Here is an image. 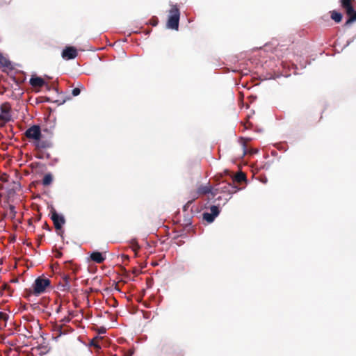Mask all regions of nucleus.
I'll return each mask as SVG.
<instances>
[{
	"label": "nucleus",
	"instance_id": "nucleus-1",
	"mask_svg": "<svg viewBox=\"0 0 356 356\" xmlns=\"http://www.w3.org/2000/svg\"><path fill=\"white\" fill-rule=\"evenodd\" d=\"M24 136L38 150L47 149L52 147L49 138H47L42 132L39 125H33L24 132Z\"/></svg>",
	"mask_w": 356,
	"mask_h": 356
},
{
	"label": "nucleus",
	"instance_id": "nucleus-2",
	"mask_svg": "<svg viewBox=\"0 0 356 356\" xmlns=\"http://www.w3.org/2000/svg\"><path fill=\"white\" fill-rule=\"evenodd\" d=\"M180 17V11L177 5H173L169 10V16L166 26L168 29L177 31L179 29V22Z\"/></svg>",
	"mask_w": 356,
	"mask_h": 356
},
{
	"label": "nucleus",
	"instance_id": "nucleus-3",
	"mask_svg": "<svg viewBox=\"0 0 356 356\" xmlns=\"http://www.w3.org/2000/svg\"><path fill=\"white\" fill-rule=\"evenodd\" d=\"M160 351L162 356H183L181 350L177 346L168 342L161 344Z\"/></svg>",
	"mask_w": 356,
	"mask_h": 356
},
{
	"label": "nucleus",
	"instance_id": "nucleus-4",
	"mask_svg": "<svg viewBox=\"0 0 356 356\" xmlns=\"http://www.w3.org/2000/svg\"><path fill=\"white\" fill-rule=\"evenodd\" d=\"M11 120V105L8 102H4L0 106V127H4Z\"/></svg>",
	"mask_w": 356,
	"mask_h": 356
},
{
	"label": "nucleus",
	"instance_id": "nucleus-5",
	"mask_svg": "<svg viewBox=\"0 0 356 356\" xmlns=\"http://www.w3.org/2000/svg\"><path fill=\"white\" fill-rule=\"evenodd\" d=\"M51 281L44 277H38L33 284V292L35 295L44 293L47 287L50 286Z\"/></svg>",
	"mask_w": 356,
	"mask_h": 356
},
{
	"label": "nucleus",
	"instance_id": "nucleus-6",
	"mask_svg": "<svg viewBox=\"0 0 356 356\" xmlns=\"http://www.w3.org/2000/svg\"><path fill=\"white\" fill-rule=\"evenodd\" d=\"M50 215L56 231L61 230L63 225L65 223L64 216L59 215L54 208L51 209Z\"/></svg>",
	"mask_w": 356,
	"mask_h": 356
},
{
	"label": "nucleus",
	"instance_id": "nucleus-7",
	"mask_svg": "<svg viewBox=\"0 0 356 356\" xmlns=\"http://www.w3.org/2000/svg\"><path fill=\"white\" fill-rule=\"evenodd\" d=\"M238 189V188L237 186H234V183L222 182L218 188H215V192L216 193V195L218 193L232 195L235 193Z\"/></svg>",
	"mask_w": 356,
	"mask_h": 356
},
{
	"label": "nucleus",
	"instance_id": "nucleus-8",
	"mask_svg": "<svg viewBox=\"0 0 356 356\" xmlns=\"http://www.w3.org/2000/svg\"><path fill=\"white\" fill-rule=\"evenodd\" d=\"M354 0H340L341 6L346 10L347 15L356 21V11L354 10L353 2Z\"/></svg>",
	"mask_w": 356,
	"mask_h": 356
},
{
	"label": "nucleus",
	"instance_id": "nucleus-9",
	"mask_svg": "<svg viewBox=\"0 0 356 356\" xmlns=\"http://www.w3.org/2000/svg\"><path fill=\"white\" fill-rule=\"evenodd\" d=\"M207 193H211L213 197L216 195V193L215 192V189L213 191L212 187L210 185L207 186H200L197 188V191L193 193L192 197L193 200L197 198L200 195H206Z\"/></svg>",
	"mask_w": 356,
	"mask_h": 356
},
{
	"label": "nucleus",
	"instance_id": "nucleus-10",
	"mask_svg": "<svg viewBox=\"0 0 356 356\" xmlns=\"http://www.w3.org/2000/svg\"><path fill=\"white\" fill-rule=\"evenodd\" d=\"M62 58L65 60H71L78 56L77 50L74 47H66L62 51Z\"/></svg>",
	"mask_w": 356,
	"mask_h": 356
},
{
	"label": "nucleus",
	"instance_id": "nucleus-11",
	"mask_svg": "<svg viewBox=\"0 0 356 356\" xmlns=\"http://www.w3.org/2000/svg\"><path fill=\"white\" fill-rule=\"evenodd\" d=\"M64 269L67 272H72V274L76 275L79 270V266L74 264L72 261H67L64 262Z\"/></svg>",
	"mask_w": 356,
	"mask_h": 356
},
{
	"label": "nucleus",
	"instance_id": "nucleus-12",
	"mask_svg": "<svg viewBox=\"0 0 356 356\" xmlns=\"http://www.w3.org/2000/svg\"><path fill=\"white\" fill-rule=\"evenodd\" d=\"M76 276H74V277H71L70 275L68 274H64L63 276V282H64V284H63V291H70V287H71V285H70V282L72 280H76Z\"/></svg>",
	"mask_w": 356,
	"mask_h": 356
},
{
	"label": "nucleus",
	"instance_id": "nucleus-13",
	"mask_svg": "<svg viewBox=\"0 0 356 356\" xmlns=\"http://www.w3.org/2000/svg\"><path fill=\"white\" fill-rule=\"evenodd\" d=\"M29 83L34 88H41L45 84L44 79L38 76H32L30 79Z\"/></svg>",
	"mask_w": 356,
	"mask_h": 356
},
{
	"label": "nucleus",
	"instance_id": "nucleus-14",
	"mask_svg": "<svg viewBox=\"0 0 356 356\" xmlns=\"http://www.w3.org/2000/svg\"><path fill=\"white\" fill-rule=\"evenodd\" d=\"M90 259L97 264H101L105 260V257L99 252H92L90 254Z\"/></svg>",
	"mask_w": 356,
	"mask_h": 356
},
{
	"label": "nucleus",
	"instance_id": "nucleus-15",
	"mask_svg": "<svg viewBox=\"0 0 356 356\" xmlns=\"http://www.w3.org/2000/svg\"><path fill=\"white\" fill-rule=\"evenodd\" d=\"M8 318L9 315L8 314L0 312V331L6 327Z\"/></svg>",
	"mask_w": 356,
	"mask_h": 356
},
{
	"label": "nucleus",
	"instance_id": "nucleus-16",
	"mask_svg": "<svg viewBox=\"0 0 356 356\" xmlns=\"http://www.w3.org/2000/svg\"><path fill=\"white\" fill-rule=\"evenodd\" d=\"M330 17H331V19H333L335 22L337 23H339L341 19H342V14L337 12V11H335V10H332V12H330Z\"/></svg>",
	"mask_w": 356,
	"mask_h": 356
},
{
	"label": "nucleus",
	"instance_id": "nucleus-17",
	"mask_svg": "<svg viewBox=\"0 0 356 356\" xmlns=\"http://www.w3.org/2000/svg\"><path fill=\"white\" fill-rule=\"evenodd\" d=\"M246 180V175L243 172H239L236 173L234 177L233 182L236 181L238 183H241L243 181Z\"/></svg>",
	"mask_w": 356,
	"mask_h": 356
},
{
	"label": "nucleus",
	"instance_id": "nucleus-18",
	"mask_svg": "<svg viewBox=\"0 0 356 356\" xmlns=\"http://www.w3.org/2000/svg\"><path fill=\"white\" fill-rule=\"evenodd\" d=\"M10 65V62L0 52V66L9 67Z\"/></svg>",
	"mask_w": 356,
	"mask_h": 356
},
{
	"label": "nucleus",
	"instance_id": "nucleus-19",
	"mask_svg": "<svg viewBox=\"0 0 356 356\" xmlns=\"http://www.w3.org/2000/svg\"><path fill=\"white\" fill-rule=\"evenodd\" d=\"M17 211H15V207L13 205H9L7 215L10 219H14L16 216Z\"/></svg>",
	"mask_w": 356,
	"mask_h": 356
},
{
	"label": "nucleus",
	"instance_id": "nucleus-20",
	"mask_svg": "<svg viewBox=\"0 0 356 356\" xmlns=\"http://www.w3.org/2000/svg\"><path fill=\"white\" fill-rule=\"evenodd\" d=\"M53 177L51 174H47L44 176L42 179V184L44 186H49L51 184Z\"/></svg>",
	"mask_w": 356,
	"mask_h": 356
},
{
	"label": "nucleus",
	"instance_id": "nucleus-21",
	"mask_svg": "<svg viewBox=\"0 0 356 356\" xmlns=\"http://www.w3.org/2000/svg\"><path fill=\"white\" fill-rule=\"evenodd\" d=\"M216 216H214L211 213L206 212L203 213V219L208 222H212L214 220Z\"/></svg>",
	"mask_w": 356,
	"mask_h": 356
},
{
	"label": "nucleus",
	"instance_id": "nucleus-22",
	"mask_svg": "<svg viewBox=\"0 0 356 356\" xmlns=\"http://www.w3.org/2000/svg\"><path fill=\"white\" fill-rule=\"evenodd\" d=\"M210 211H211L210 213H211L212 215H213L216 217L218 216V215L220 213L218 207H217L216 205H213L210 207Z\"/></svg>",
	"mask_w": 356,
	"mask_h": 356
},
{
	"label": "nucleus",
	"instance_id": "nucleus-23",
	"mask_svg": "<svg viewBox=\"0 0 356 356\" xmlns=\"http://www.w3.org/2000/svg\"><path fill=\"white\" fill-rule=\"evenodd\" d=\"M81 93L80 88H75L72 90V95L74 97L78 96Z\"/></svg>",
	"mask_w": 356,
	"mask_h": 356
},
{
	"label": "nucleus",
	"instance_id": "nucleus-24",
	"mask_svg": "<svg viewBox=\"0 0 356 356\" xmlns=\"http://www.w3.org/2000/svg\"><path fill=\"white\" fill-rule=\"evenodd\" d=\"M195 200H189L188 201L186 204L183 207V209L184 211H187V209L189 208L190 205L192 204V202L194 201Z\"/></svg>",
	"mask_w": 356,
	"mask_h": 356
},
{
	"label": "nucleus",
	"instance_id": "nucleus-25",
	"mask_svg": "<svg viewBox=\"0 0 356 356\" xmlns=\"http://www.w3.org/2000/svg\"><path fill=\"white\" fill-rule=\"evenodd\" d=\"M354 22H355V21L350 16H349V18L346 20L344 25L346 26H349Z\"/></svg>",
	"mask_w": 356,
	"mask_h": 356
},
{
	"label": "nucleus",
	"instance_id": "nucleus-26",
	"mask_svg": "<svg viewBox=\"0 0 356 356\" xmlns=\"http://www.w3.org/2000/svg\"><path fill=\"white\" fill-rule=\"evenodd\" d=\"M354 22H355V21L350 16H349V18L346 20L344 25L346 26H349Z\"/></svg>",
	"mask_w": 356,
	"mask_h": 356
},
{
	"label": "nucleus",
	"instance_id": "nucleus-27",
	"mask_svg": "<svg viewBox=\"0 0 356 356\" xmlns=\"http://www.w3.org/2000/svg\"><path fill=\"white\" fill-rule=\"evenodd\" d=\"M157 24H158V19H157L156 17L152 18V19H151V24H152V26H156V25H157Z\"/></svg>",
	"mask_w": 356,
	"mask_h": 356
},
{
	"label": "nucleus",
	"instance_id": "nucleus-28",
	"mask_svg": "<svg viewBox=\"0 0 356 356\" xmlns=\"http://www.w3.org/2000/svg\"><path fill=\"white\" fill-rule=\"evenodd\" d=\"M98 332H99V334H104L106 332V329L104 327H101L99 329Z\"/></svg>",
	"mask_w": 356,
	"mask_h": 356
},
{
	"label": "nucleus",
	"instance_id": "nucleus-29",
	"mask_svg": "<svg viewBox=\"0 0 356 356\" xmlns=\"http://www.w3.org/2000/svg\"><path fill=\"white\" fill-rule=\"evenodd\" d=\"M42 227H43L44 229H48V230H51V229H50L49 226L48 225V224L47 223V222H45L44 223V225H43Z\"/></svg>",
	"mask_w": 356,
	"mask_h": 356
},
{
	"label": "nucleus",
	"instance_id": "nucleus-30",
	"mask_svg": "<svg viewBox=\"0 0 356 356\" xmlns=\"http://www.w3.org/2000/svg\"><path fill=\"white\" fill-rule=\"evenodd\" d=\"M62 254H62V252H58L56 253V256H55V257H56V258H60V257H62Z\"/></svg>",
	"mask_w": 356,
	"mask_h": 356
},
{
	"label": "nucleus",
	"instance_id": "nucleus-31",
	"mask_svg": "<svg viewBox=\"0 0 356 356\" xmlns=\"http://www.w3.org/2000/svg\"><path fill=\"white\" fill-rule=\"evenodd\" d=\"M252 125L251 123L247 122L244 124L245 129H249V126Z\"/></svg>",
	"mask_w": 356,
	"mask_h": 356
},
{
	"label": "nucleus",
	"instance_id": "nucleus-32",
	"mask_svg": "<svg viewBox=\"0 0 356 356\" xmlns=\"http://www.w3.org/2000/svg\"><path fill=\"white\" fill-rule=\"evenodd\" d=\"M28 223H29V225L32 226L33 222H32V219L31 218L29 219Z\"/></svg>",
	"mask_w": 356,
	"mask_h": 356
},
{
	"label": "nucleus",
	"instance_id": "nucleus-33",
	"mask_svg": "<svg viewBox=\"0 0 356 356\" xmlns=\"http://www.w3.org/2000/svg\"><path fill=\"white\" fill-rule=\"evenodd\" d=\"M12 0H5L4 3L5 4H9L11 2Z\"/></svg>",
	"mask_w": 356,
	"mask_h": 356
},
{
	"label": "nucleus",
	"instance_id": "nucleus-34",
	"mask_svg": "<svg viewBox=\"0 0 356 356\" xmlns=\"http://www.w3.org/2000/svg\"><path fill=\"white\" fill-rule=\"evenodd\" d=\"M79 86H80V87H81V88H83V85H81V84H79Z\"/></svg>",
	"mask_w": 356,
	"mask_h": 356
},
{
	"label": "nucleus",
	"instance_id": "nucleus-35",
	"mask_svg": "<svg viewBox=\"0 0 356 356\" xmlns=\"http://www.w3.org/2000/svg\"><path fill=\"white\" fill-rule=\"evenodd\" d=\"M1 1H5V0H4V1H3V0H1ZM2 3H4V2H2Z\"/></svg>",
	"mask_w": 356,
	"mask_h": 356
}]
</instances>
